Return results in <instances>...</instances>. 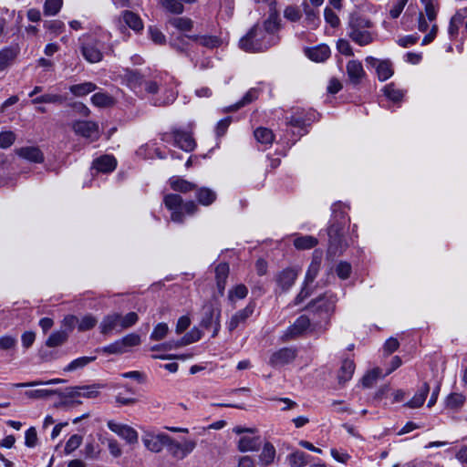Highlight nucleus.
<instances>
[{
    "label": "nucleus",
    "instance_id": "f257e3e1",
    "mask_svg": "<svg viewBox=\"0 0 467 467\" xmlns=\"http://www.w3.org/2000/svg\"><path fill=\"white\" fill-rule=\"evenodd\" d=\"M277 43L275 35L267 36L259 26H254L241 40L240 47L248 52H260Z\"/></svg>",
    "mask_w": 467,
    "mask_h": 467
},
{
    "label": "nucleus",
    "instance_id": "f03ea898",
    "mask_svg": "<svg viewBox=\"0 0 467 467\" xmlns=\"http://www.w3.org/2000/svg\"><path fill=\"white\" fill-rule=\"evenodd\" d=\"M333 220V223L327 230L329 237L327 253L330 255H339L349 245L348 240L343 235V229L347 223V218L344 213L341 212L338 214H336Z\"/></svg>",
    "mask_w": 467,
    "mask_h": 467
},
{
    "label": "nucleus",
    "instance_id": "7ed1b4c3",
    "mask_svg": "<svg viewBox=\"0 0 467 467\" xmlns=\"http://www.w3.org/2000/svg\"><path fill=\"white\" fill-rule=\"evenodd\" d=\"M439 9V6L433 5L431 2H428L424 5V10L419 14L418 29L421 33H426L421 43L423 46L431 43L436 37L438 32L436 19Z\"/></svg>",
    "mask_w": 467,
    "mask_h": 467
},
{
    "label": "nucleus",
    "instance_id": "20e7f679",
    "mask_svg": "<svg viewBox=\"0 0 467 467\" xmlns=\"http://www.w3.org/2000/svg\"><path fill=\"white\" fill-rule=\"evenodd\" d=\"M163 202L167 209L171 211V218L175 223H182L184 213L192 215L198 211V206L194 202L190 201L183 203L182 198L178 194H166Z\"/></svg>",
    "mask_w": 467,
    "mask_h": 467
},
{
    "label": "nucleus",
    "instance_id": "39448f33",
    "mask_svg": "<svg viewBox=\"0 0 467 467\" xmlns=\"http://www.w3.org/2000/svg\"><path fill=\"white\" fill-rule=\"evenodd\" d=\"M372 22L362 16L351 19L349 23V37L359 46H367L373 42V34L369 31Z\"/></svg>",
    "mask_w": 467,
    "mask_h": 467
},
{
    "label": "nucleus",
    "instance_id": "423d86ee",
    "mask_svg": "<svg viewBox=\"0 0 467 467\" xmlns=\"http://www.w3.org/2000/svg\"><path fill=\"white\" fill-rule=\"evenodd\" d=\"M80 52L89 63H98L103 58V44L97 37L84 35L79 38Z\"/></svg>",
    "mask_w": 467,
    "mask_h": 467
},
{
    "label": "nucleus",
    "instance_id": "0eeeda50",
    "mask_svg": "<svg viewBox=\"0 0 467 467\" xmlns=\"http://www.w3.org/2000/svg\"><path fill=\"white\" fill-rule=\"evenodd\" d=\"M161 140L165 142H171L185 151H192L194 150L196 143L188 131L182 130H173L171 132L162 134Z\"/></svg>",
    "mask_w": 467,
    "mask_h": 467
},
{
    "label": "nucleus",
    "instance_id": "6e6552de",
    "mask_svg": "<svg viewBox=\"0 0 467 467\" xmlns=\"http://www.w3.org/2000/svg\"><path fill=\"white\" fill-rule=\"evenodd\" d=\"M300 269L297 267H288L278 272L275 276L276 285L275 293H285L291 289L298 277Z\"/></svg>",
    "mask_w": 467,
    "mask_h": 467
},
{
    "label": "nucleus",
    "instance_id": "1a4fd4ad",
    "mask_svg": "<svg viewBox=\"0 0 467 467\" xmlns=\"http://www.w3.org/2000/svg\"><path fill=\"white\" fill-rule=\"evenodd\" d=\"M221 310L213 306L205 309L204 317L202 320V326L206 329L213 330L212 337H216L220 327Z\"/></svg>",
    "mask_w": 467,
    "mask_h": 467
},
{
    "label": "nucleus",
    "instance_id": "9d476101",
    "mask_svg": "<svg viewBox=\"0 0 467 467\" xmlns=\"http://www.w3.org/2000/svg\"><path fill=\"white\" fill-rule=\"evenodd\" d=\"M99 330L103 335L123 331L124 328H121V315L119 313H111L105 316L99 324Z\"/></svg>",
    "mask_w": 467,
    "mask_h": 467
},
{
    "label": "nucleus",
    "instance_id": "9b49d317",
    "mask_svg": "<svg viewBox=\"0 0 467 467\" xmlns=\"http://www.w3.org/2000/svg\"><path fill=\"white\" fill-rule=\"evenodd\" d=\"M142 441L147 449L159 452L170 441V436L164 433L148 432L143 436Z\"/></svg>",
    "mask_w": 467,
    "mask_h": 467
},
{
    "label": "nucleus",
    "instance_id": "f8f14e48",
    "mask_svg": "<svg viewBox=\"0 0 467 467\" xmlns=\"http://www.w3.org/2000/svg\"><path fill=\"white\" fill-rule=\"evenodd\" d=\"M254 311V304L249 303L244 308L235 312L226 322L227 329L230 332L234 331L253 315Z\"/></svg>",
    "mask_w": 467,
    "mask_h": 467
},
{
    "label": "nucleus",
    "instance_id": "ddd939ff",
    "mask_svg": "<svg viewBox=\"0 0 467 467\" xmlns=\"http://www.w3.org/2000/svg\"><path fill=\"white\" fill-rule=\"evenodd\" d=\"M109 429L118 434L127 442L132 444L138 442V432L130 426L109 420L107 423Z\"/></svg>",
    "mask_w": 467,
    "mask_h": 467
},
{
    "label": "nucleus",
    "instance_id": "4468645a",
    "mask_svg": "<svg viewBox=\"0 0 467 467\" xmlns=\"http://www.w3.org/2000/svg\"><path fill=\"white\" fill-rule=\"evenodd\" d=\"M296 357V350L293 348H283L275 351L269 359L273 367H282L291 363Z\"/></svg>",
    "mask_w": 467,
    "mask_h": 467
},
{
    "label": "nucleus",
    "instance_id": "2eb2a0df",
    "mask_svg": "<svg viewBox=\"0 0 467 467\" xmlns=\"http://www.w3.org/2000/svg\"><path fill=\"white\" fill-rule=\"evenodd\" d=\"M310 325L309 318L306 316H301L285 330L283 338L285 340L296 338L303 335L310 327Z\"/></svg>",
    "mask_w": 467,
    "mask_h": 467
},
{
    "label": "nucleus",
    "instance_id": "dca6fc26",
    "mask_svg": "<svg viewBox=\"0 0 467 467\" xmlns=\"http://www.w3.org/2000/svg\"><path fill=\"white\" fill-rule=\"evenodd\" d=\"M334 303L335 301L332 296H328L327 294H324L318 296L317 299L313 300L309 304L308 307L313 311L324 314L325 317L327 318L330 312L334 308Z\"/></svg>",
    "mask_w": 467,
    "mask_h": 467
},
{
    "label": "nucleus",
    "instance_id": "f3484780",
    "mask_svg": "<svg viewBox=\"0 0 467 467\" xmlns=\"http://www.w3.org/2000/svg\"><path fill=\"white\" fill-rule=\"evenodd\" d=\"M73 129L77 134L92 140H96L99 135V126L92 121H77L74 123Z\"/></svg>",
    "mask_w": 467,
    "mask_h": 467
},
{
    "label": "nucleus",
    "instance_id": "a211bd4d",
    "mask_svg": "<svg viewBox=\"0 0 467 467\" xmlns=\"http://www.w3.org/2000/svg\"><path fill=\"white\" fill-rule=\"evenodd\" d=\"M129 85L131 88H136L137 85L143 86L149 94H156L159 91L160 85L156 81L142 80L137 72H131L129 76Z\"/></svg>",
    "mask_w": 467,
    "mask_h": 467
},
{
    "label": "nucleus",
    "instance_id": "6ab92c4d",
    "mask_svg": "<svg viewBox=\"0 0 467 467\" xmlns=\"http://www.w3.org/2000/svg\"><path fill=\"white\" fill-rule=\"evenodd\" d=\"M16 153L22 159L31 162L41 163L44 161V154L38 147L26 146L16 150Z\"/></svg>",
    "mask_w": 467,
    "mask_h": 467
},
{
    "label": "nucleus",
    "instance_id": "aec40b11",
    "mask_svg": "<svg viewBox=\"0 0 467 467\" xmlns=\"http://www.w3.org/2000/svg\"><path fill=\"white\" fill-rule=\"evenodd\" d=\"M348 77L354 85L358 84L365 76V71L361 62L350 60L347 65Z\"/></svg>",
    "mask_w": 467,
    "mask_h": 467
},
{
    "label": "nucleus",
    "instance_id": "412c9836",
    "mask_svg": "<svg viewBox=\"0 0 467 467\" xmlns=\"http://www.w3.org/2000/svg\"><path fill=\"white\" fill-rule=\"evenodd\" d=\"M321 261H322L321 253H318L317 251H316L313 254L312 261H311V263L308 266V269L306 271V277H305V281H304L306 285H309L316 279V277L320 270Z\"/></svg>",
    "mask_w": 467,
    "mask_h": 467
},
{
    "label": "nucleus",
    "instance_id": "4be33fe9",
    "mask_svg": "<svg viewBox=\"0 0 467 467\" xmlns=\"http://www.w3.org/2000/svg\"><path fill=\"white\" fill-rule=\"evenodd\" d=\"M228 275L229 265L226 263H221L215 267L216 285L221 296L224 293Z\"/></svg>",
    "mask_w": 467,
    "mask_h": 467
},
{
    "label": "nucleus",
    "instance_id": "5701e85b",
    "mask_svg": "<svg viewBox=\"0 0 467 467\" xmlns=\"http://www.w3.org/2000/svg\"><path fill=\"white\" fill-rule=\"evenodd\" d=\"M117 161L114 157L104 155L93 161V169L99 172H110L115 170Z\"/></svg>",
    "mask_w": 467,
    "mask_h": 467
},
{
    "label": "nucleus",
    "instance_id": "b1692460",
    "mask_svg": "<svg viewBox=\"0 0 467 467\" xmlns=\"http://www.w3.org/2000/svg\"><path fill=\"white\" fill-rule=\"evenodd\" d=\"M169 185L171 190L182 193H186L196 189V185L194 183L188 182L180 176L171 177L169 179Z\"/></svg>",
    "mask_w": 467,
    "mask_h": 467
},
{
    "label": "nucleus",
    "instance_id": "393cba45",
    "mask_svg": "<svg viewBox=\"0 0 467 467\" xmlns=\"http://www.w3.org/2000/svg\"><path fill=\"white\" fill-rule=\"evenodd\" d=\"M306 56L315 62H323L330 56V48L327 45H320L306 50Z\"/></svg>",
    "mask_w": 467,
    "mask_h": 467
},
{
    "label": "nucleus",
    "instance_id": "a878e982",
    "mask_svg": "<svg viewBox=\"0 0 467 467\" xmlns=\"http://www.w3.org/2000/svg\"><path fill=\"white\" fill-rule=\"evenodd\" d=\"M430 392V386L427 382H424L416 394L412 397V399L406 403V406L409 408H420L423 405L426 400V398Z\"/></svg>",
    "mask_w": 467,
    "mask_h": 467
},
{
    "label": "nucleus",
    "instance_id": "bb28decb",
    "mask_svg": "<svg viewBox=\"0 0 467 467\" xmlns=\"http://www.w3.org/2000/svg\"><path fill=\"white\" fill-rule=\"evenodd\" d=\"M302 6L305 13V23L306 26L312 29L317 27L320 22L318 11L311 7L310 5L306 1L302 3Z\"/></svg>",
    "mask_w": 467,
    "mask_h": 467
},
{
    "label": "nucleus",
    "instance_id": "cd10ccee",
    "mask_svg": "<svg viewBox=\"0 0 467 467\" xmlns=\"http://www.w3.org/2000/svg\"><path fill=\"white\" fill-rule=\"evenodd\" d=\"M124 23L135 32L143 29V22L139 15L131 11H124L121 15Z\"/></svg>",
    "mask_w": 467,
    "mask_h": 467
},
{
    "label": "nucleus",
    "instance_id": "c85d7f7f",
    "mask_svg": "<svg viewBox=\"0 0 467 467\" xmlns=\"http://www.w3.org/2000/svg\"><path fill=\"white\" fill-rule=\"evenodd\" d=\"M247 294H248L247 287L244 285H243V284H239V285H236L234 287H232L228 291L227 298H228L229 303L233 306H234L236 302L238 300H242V299L245 298Z\"/></svg>",
    "mask_w": 467,
    "mask_h": 467
},
{
    "label": "nucleus",
    "instance_id": "c756f323",
    "mask_svg": "<svg viewBox=\"0 0 467 467\" xmlns=\"http://www.w3.org/2000/svg\"><path fill=\"white\" fill-rule=\"evenodd\" d=\"M260 442L258 437L244 435L238 441V449L241 451H256L259 449Z\"/></svg>",
    "mask_w": 467,
    "mask_h": 467
},
{
    "label": "nucleus",
    "instance_id": "7c9ffc66",
    "mask_svg": "<svg viewBox=\"0 0 467 467\" xmlns=\"http://www.w3.org/2000/svg\"><path fill=\"white\" fill-rule=\"evenodd\" d=\"M275 449L270 442L265 443L262 451L259 455V463L263 466H267L274 462L275 458Z\"/></svg>",
    "mask_w": 467,
    "mask_h": 467
},
{
    "label": "nucleus",
    "instance_id": "2f4dec72",
    "mask_svg": "<svg viewBox=\"0 0 467 467\" xmlns=\"http://www.w3.org/2000/svg\"><path fill=\"white\" fill-rule=\"evenodd\" d=\"M293 244L298 250H306L315 247L318 244V240L312 235H297Z\"/></svg>",
    "mask_w": 467,
    "mask_h": 467
},
{
    "label": "nucleus",
    "instance_id": "473e14b6",
    "mask_svg": "<svg viewBox=\"0 0 467 467\" xmlns=\"http://www.w3.org/2000/svg\"><path fill=\"white\" fill-rule=\"evenodd\" d=\"M467 16V8L458 10L455 15L451 17L449 26V34L451 37H454L458 34L459 25L462 24L464 18Z\"/></svg>",
    "mask_w": 467,
    "mask_h": 467
},
{
    "label": "nucleus",
    "instance_id": "72a5a7b5",
    "mask_svg": "<svg viewBox=\"0 0 467 467\" xmlns=\"http://www.w3.org/2000/svg\"><path fill=\"white\" fill-rule=\"evenodd\" d=\"M191 39L209 49L218 47L222 43L220 38L215 36H192Z\"/></svg>",
    "mask_w": 467,
    "mask_h": 467
},
{
    "label": "nucleus",
    "instance_id": "f704fd0d",
    "mask_svg": "<svg viewBox=\"0 0 467 467\" xmlns=\"http://www.w3.org/2000/svg\"><path fill=\"white\" fill-rule=\"evenodd\" d=\"M196 199L202 205H211L216 200V193L209 188H200L196 191Z\"/></svg>",
    "mask_w": 467,
    "mask_h": 467
},
{
    "label": "nucleus",
    "instance_id": "c9c22d12",
    "mask_svg": "<svg viewBox=\"0 0 467 467\" xmlns=\"http://www.w3.org/2000/svg\"><path fill=\"white\" fill-rule=\"evenodd\" d=\"M376 72L380 81L389 79L394 73L392 63L389 60L380 61L377 65Z\"/></svg>",
    "mask_w": 467,
    "mask_h": 467
},
{
    "label": "nucleus",
    "instance_id": "e433bc0d",
    "mask_svg": "<svg viewBox=\"0 0 467 467\" xmlns=\"http://www.w3.org/2000/svg\"><path fill=\"white\" fill-rule=\"evenodd\" d=\"M68 337V332L61 329L53 332L47 339L46 345L49 348H56L64 344Z\"/></svg>",
    "mask_w": 467,
    "mask_h": 467
},
{
    "label": "nucleus",
    "instance_id": "4c0bfd02",
    "mask_svg": "<svg viewBox=\"0 0 467 467\" xmlns=\"http://www.w3.org/2000/svg\"><path fill=\"white\" fill-rule=\"evenodd\" d=\"M97 88V86L92 82H84L80 84L72 85L69 87L70 92L76 97H83Z\"/></svg>",
    "mask_w": 467,
    "mask_h": 467
},
{
    "label": "nucleus",
    "instance_id": "58836bf2",
    "mask_svg": "<svg viewBox=\"0 0 467 467\" xmlns=\"http://www.w3.org/2000/svg\"><path fill=\"white\" fill-rule=\"evenodd\" d=\"M355 364L352 360L346 359L342 362L341 368L338 371V380L345 383L349 380L354 373Z\"/></svg>",
    "mask_w": 467,
    "mask_h": 467
},
{
    "label": "nucleus",
    "instance_id": "ea45409f",
    "mask_svg": "<svg viewBox=\"0 0 467 467\" xmlns=\"http://www.w3.org/2000/svg\"><path fill=\"white\" fill-rule=\"evenodd\" d=\"M260 27L267 36L275 35V32L279 28L278 15L276 13H271L268 18L265 21L264 26Z\"/></svg>",
    "mask_w": 467,
    "mask_h": 467
},
{
    "label": "nucleus",
    "instance_id": "a19ab883",
    "mask_svg": "<svg viewBox=\"0 0 467 467\" xmlns=\"http://www.w3.org/2000/svg\"><path fill=\"white\" fill-rule=\"evenodd\" d=\"M93 105L99 108L110 107L114 104V99L107 93L98 92L91 98Z\"/></svg>",
    "mask_w": 467,
    "mask_h": 467
},
{
    "label": "nucleus",
    "instance_id": "79ce46f5",
    "mask_svg": "<svg viewBox=\"0 0 467 467\" xmlns=\"http://www.w3.org/2000/svg\"><path fill=\"white\" fill-rule=\"evenodd\" d=\"M16 57V51L14 48H5L0 51V70L5 69L12 64Z\"/></svg>",
    "mask_w": 467,
    "mask_h": 467
},
{
    "label": "nucleus",
    "instance_id": "37998d69",
    "mask_svg": "<svg viewBox=\"0 0 467 467\" xmlns=\"http://www.w3.org/2000/svg\"><path fill=\"white\" fill-rule=\"evenodd\" d=\"M160 5L167 12L172 14L180 15L184 11V6L180 0H161Z\"/></svg>",
    "mask_w": 467,
    "mask_h": 467
},
{
    "label": "nucleus",
    "instance_id": "c03bdc74",
    "mask_svg": "<svg viewBox=\"0 0 467 467\" xmlns=\"http://www.w3.org/2000/svg\"><path fill=\"white\" fill-rule=\"evenodd\" d=\"M383 93L393 102H400L404 96V92L397 88L393 83L386 85L383 88Z\"/></svg>",
    "mask_w": 467,
    "mask_h": 467
},
{
    "label": "nucleus",
    "instance_id": "a18cd8bd",
    "mask_svg": "<svg viewBox=\"0 0 467 467\" xmlns=\"http://www.w3.org/2000/svg\"><path fill=\"white\" fill-rule=\"evenodd\" d=\"M202 337V332L199 328L193 327L189 333H187L180 342L175 344V348L181 346H186L191 343L196 342L200 340Z\"/></svg>",
    "mask_w": 467,
    "mask_h": 467
},
{
    "label": "nucleus",
    "instance_id": "49530a36",
    "mask_svg": "<svg viewBox=\"0 0 467 467\" xmlns=\"http://www.w3.org/2000/svg\"><path fill=\"white\" fill-rule=\"evenodd\" d=\"M95 360V357H81L72 360L65 368V371H75L88 365Z\"/></svg>",
    "mask_w": 467,
    "mask_h": 467
},
{
    "label": "nucleus",
    "instance_id": "de8ad7c7",
    "mask_svg": "<svg viewBox=\"0 0 467 467\" xmlns=\"http://www.w3.org/2000/svg\"><path fill=\"white\" fill-rule=\"evenodd\" d=\"M254 138L262 144H271L274 140V134L266 128H258L254 130Z\"/></svg>",
    "mask_w": 467,
    "mask_h": 467
},
{
    "label": "nucleus",
    "instance_id": "09e8293b",
    "mask_svg": "<svg viewBox=\"0 0 467 467\" xmlns=\"http://www.w3.org/2000/svg\"><path fill=\"white\" fill-rule=\"evenodd\" d=\"M170 24L181 31H190L193 26V22L188 17H173Z\"/></svg>",
    "mask_w": 467,
    "mask_h": 467
},
{
    "label": "nucleus",
    "instance_id": "8fccbe9b",
    "mask_svg": "<svg viewBox=\"0 0 467 467\" xmlns=\"http://www.w3.org/2000/svg\"><path fill=\"white\" fill-rule=\"evenodd\" d=\"M258 97V90L255 88L249 89L246 94L244 96V98L237 102L235 105L231 107V110H237L240 108L251 103L254 99H256Z\"/></svg>",
    "mask_w": 467,
    "mask_h": 467
},
{
    "label": "nucleus",
    "instance_id": "3c124183",
    "mask_svg": "<svg viewBox=\"0 0 467 467\" xmlns=\"http://www.w3.org/2000/svg\"><path fill=\"white\" fill-rule=\"evenodd\" d=\"M62 0H47L44 4V14L46 16H55L61 9Z\"/></svg>",
    "mask_w": 467,
    "mask_h": 467
},
{
    "label": "nucleus",
    "instance_id": "603ef678",
    "mask_svg": "<svg viewBox=\"0 0 467 467\" xmlns=\"http://www.w3.org/2000/svg\"><path fill=\"white\" fill-rule=\"evenodd\" d=\"M98 323V319L93 315L88 314L84 316L78 322V328L79 331H87L93 328Z\"/></svg>",
    "mask_w": 467,
    "mask_h": 467
},
{
    "label": "nucleus",
    "instance_id": "864d4df0",
    "mask_svg": "<svg viewBox=\"0 0 467 467\" xmlns=\"http://www.w3.org/2000/svg\"><path fill=\"white\" fill-rule=\"evenodd\" d=\"M84 454L86 458L97 459L100 454L99 445L94 441L87 442L84 448Z\"/></svg>",
    "mask_w": 467,
    "mask_h": 467
},
{
    "label": "nucleus",
    "instance_id": "5fc2aeb1",
    "mask_svg": "<svg viewBox=\"0 0 467 467\" xmlns=\"http://www.w3.org/2000/svg\"><path fill=\"white\" fill-rule=\"evenodd\" d=\"M284 16L291 22H297L302 17V13L298 6L288 5L284 11Z\"/></svg>",
    "mask_w": 467,
    "mask_h": 467
},
{
    "label": "nucleus",
    "instance_id": "6e6d98bb",
    "mask_svg": "<svg viewBox=\"0 0 467 467\" xmlns=\"http://www.w3.org/2000/svg\"><path fill=\"white\" fill-rule=\"evenodd\" d=\"M16 139V134L10 130L0 132V148L6 149L12 146Z\"/></svg>",
    "mask_w": 467,
    "mask_h": 467
},
{
    "label": "nucleus",
    "instance_id": "4d7b16f0",
    "mask_svg": "<svg viewBox=\"0 0 467 467\" xmlns=\"http://www.w3.org/2000/svg\"><path fill=\"white\" fill-rule=\"evenodd\" d=\"M465 398L460 393H452L446 400V406L450 409H458L464 403Z\"/></svg>",
    "mask_w": 467,
    "mask_h": 467
},
{
    "label": "nucleus",
    "instance_id": "13d9d810",
    "mask_svg": "<svg viewBox=\"0 0 467 467\" xmlns=\"http://www.w3.org/2000/svg\"><path fill=\"white\" fill-rule=\"evenodd\" d=\"M169 332V327L166 323H159L153 329L150 338L152 340H161L163 339Z\"/></svg>",
    "mask_w": 467,
    "mask_h": 467
},
{
    "label": "nucleus",
    "instance_id": "bf43d9fd",
    "mask_svg": "<svg viewBox=\"0 0 467 467\" xmlns=\"http://www.w3.org/2000/svg\"><path fill=\"white\" fill-rule=\"evenodd\" d=\"M289 463L292 466L302 467L307 463L306 454L303 451H296L289 455Z\"/></svg>",
    "mask_w": 467,
    "mask_h": 467
},
{
    "label": "nucleus",
    "instance_id": "052dcab7",
    "mask_svg": "<svg viewBox=\"0 0 467 467\" xmlns=\"http://www.w3.org/2000/svg\"><path fill=\"white\" fill-rule=\"evenodd\" d=\"M82 442V436L74 434L72 435L65 445V452L66 454H69L78 449Z\"/></svg>",
    "mask_w": 467,
    "mask_h": 467
},
{
    "label": "nucleus",
    "instance_id": "680f3d73",
    "mask_svg": "<svg viewBox=\"0 0 467 467\" xmlns=\"http://www.w3.org/2000/svg\"><path fill=\"white\" fill-rule=\"evenodd\" d=\"M101 388L99 385H91V386H81L80 387V397L87 399L96 398L99 391V389Z\"/></svg>",
    "mask_w": 467,
    "mask_h": 467
},
{
    "label": "nucleus",
    "instance_id": "e2e57ef3",
    "mask_svg": "<svg viewBox=\"0 0 467 467\" xmlns=\"http://www.w3.org/2000/svg\"><path fill=\"white\" fill-rule=\"evenodd\" d=\"M56 390L52 389H33L25 392L29 399H43L56 394Z\"/></svg>",
    "mask_w": 467,
    "mask_h": 467
},
{
    "label": "nucleus",
    "instance_id": "0e129e2a",
    "mask_svg": "<svg viewBox=\"0 0 467 467\" xmlns=\"http://www.w3.org/2000/svg\"><path fill=\"white\" fill-rule=\"evenodd\" d=\"M148 31L149 36L154 44L163 45L165 43L166 37L160 29L155 26H150Z\"/></svg>",
    "mask_w": 467,
    "mask_h": 467
},
{
    "label": "nucleus",
    "instance_id": "69168bd1",
    "mask_svg": "<svg viewBox=\"0 0 467 467\" xmlns=\"http://www.w3.org/2000/svg\"><path fill=\"white\" fill-rule=\"evenodd\" d=\"M139 320V317L135 312H130L125 316H121V328L127 329L135 325Z\"/></svg>",
    "mask_w": 467,
    "mask_h": 467
},
{
    "label": "nucleus",
    "instance_id": "338daca9",
    "mask_svg": "<svg viewBox=\"0 0 467 467\" xmlns=\"http://www.w3.org/2000/svg\"><path fill=\"white\" fill-rule=\"evenodd\" d=\"M325 20L331 26L336 27L339 25L340 20L337 15L329 7H326L324 10Z\"/></svg>",
    "mask_w": 467,
    "mask_h": 467
},
{
    "label": "nucleus",
    "instance_id": "774afa93",
    "mask_svg": "<svg viewBox=\"0 0 467 467\" xmlns=\"http://www.w3.org/2000/svg\"><path fill=\"white\" fill-rule=\"evenodd\" d=\"M336 272L341 279H347L350 275L351 265L347 262H340L337 265Z\"/></svg>",
    "mask_w": 467,
    "mask_h": 467
}]
</instances>
